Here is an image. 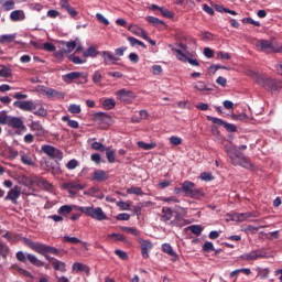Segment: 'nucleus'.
Returning a JSON list of instances; mask_svg holds the SVG:
<instances>
[{
	"label": "nucleus",
	"instance_id": "obj_15",
	"mask_svg": "<svg viewBox=\"0 0 282 282\" xmlns=\"http://www.w3.org/2000/svg\"><path fill=\"white\" fill-rule=\"evenodd\" d=\"M170 226H177L178 228H183V226H188V223L186 219H184V217L175 212L174 219L170 221Z\"/></svg>",
	"mask_w": 282,
	"mask_h": 282
},
{
	"label": "nucleus",
	"instance_id": "obj_40",
	"mask_svg": "<svg viewBox=\"0 0 282 282\" xmlns=\"http://www.w3.org/2000/svg\"><path fill=\"white\" fill-rule=\"evenodd\" d=\"M207 120H209V122H213L214 124H218L219 127H225L226 124V121L217 117L207 116Z\"/></svg>",
	"mask_w": 282,
	"mask_h": 282
},
{
	"label": "nucleus",
	"instance_id": "obj_3",
	"mask_svg": "<svg viewBox=\"0 0 282 282\" xmlns=\"http://www.w3.org/2000/svg\"><path fill=\"white\" fill-rule=\"evenodd\" d=\"M76 209L87 215V217L96 219V221H105L107 219V214L100 207H76Z\"/></svg>",
	"mask_w": 282,
	"mask_h": 282
},
{
	"label": "nucleus",
	"instance_id": "obj_38",
	"mask_svg": "<svg viewBox=\"0 0 282 282\" xmlns=\"http://www.w3.org/2000/svg\"><path fill=\"white\" fill-rule=\"evenodd\" d=\"M102 107H105V109L107 110H111L113 109V107H116V100L111 98L105 99L102 102Z\"/></svg>",
	"mask_w": 282,
	"mask_h": 282
},
{
	"label": "nucleus",
	"instance_id": "obj_12",
	"mask_svg": "<svg viewBox=\"0 0 282 282\" xmlns=\"http://www.w3.org/2000/svg\"><path fill=\"white\" fill-rule=\"evenodd\" d=\"M21 197V187L19 185H15L13 188H11L7 196L4 197L6 202H12V204H17V199Z\"/></svg>",
	"mask_w": 282,
	"mask_h": 282
},
{
	"label": "nucleus",
	"instance_id": "obj_2",
	"mask_svg": "<svg viewBox=\"0 0 282 282\" xmlns=\"http://www.w3.org/2000/svg\"><path fill=\"white\" fill-rule=\"evenodd\" d=\"M247 76H250V78H252L254 83H257L264 89H268L269 91H276V89H279V82H276V79L268 78L252 70H249L247 73Z\"/></svg>",
	"mask_w": 282,
	"mask_h": 282
},
{
	"label": "nucleus",
	"instance_id": "obj_61",
	"mask_svg": "<svg viewBox=\"0 0 282 282\" xmlns=\"http://www.w3.org/2000/svg\"><path fill=\"white\" fill-rule=\"evenodd\" d=\"M203 54L206 56V58H213L215 56V51H213L210 47H205Z\"/></svg>",
	"mask_w": 282,
	"mask_h": 282
},
{
	"label": "nucleus",
	"instance_id": "obj_8",
	"mask_svg": "<svg viewBox=\"0 0 282 282\" xmlns=\"http://www.w3.org/2000/svg\"><path fill=\"white\" fill-rule=\"evenodd\" d=\"M61 51L56 53V56L63 58L64 55L72 54L76 50V41L61 42Z\"/></svg>",
	"mask_w": 282,
	"mask_h": 282
},
{
	"label": "nucleus",
	"instance_id": "obj_63",
	"mask_svg": "<svg viewBox=\"0 0 282 282\" xmlns=\"http://www.w3.org/2000/svg\"><path fill=\"white\" fill-rule=\"evenodd\" d=\"M96 19L99 20V22L104 25H109V20H107V18H105V15H102L101 13H97Z\"/></svg>",
	"mask_w": 282,
	"mask_h": 282
},
{
	"label": "nucleus",
	"instance_id": "obj_60",
	"mask_svg": "<svg viewBox=\"0 0 282 282\" xmlns=\"http://www.w3.org/2000/svg\"><path fill=\"white\" fill-rule=\"evenodd\" d=\"M31 129L32 131H37V133H43V126L39 122H32Z\"/></svg>",
	"mask_w": 282,
	"mask_h": 282
},
{
	"label": "nucleus",
	"instance_id": "obj_33",
	"mask_svg": "<svg viewBox=\"0 0 282 282\" xmlns=\"http://www.w3.org/2000/svg\"><path fill=\"white\" fill-rule=\"evenodd\" d=\"M122 232H128V235H133V237H138L140 235V230L135 227H120Z\"/></svg>",
	"mask_w": 282,
	"mask_h": 282
},
{
	"label": "nucleus",
	"instance_id": "obj_62",
	"mask_svg": "<svg viewBox=\"0 0 282 282\" xmlns=\"http://www.w3.org/2000/svg\"><path fill=\"white\" fill-rule=\"evenodd\" d=\"M279 237H280L279 230L267 234V239H269L270 241H272L273 239H279Z\"/></svg>",
	"mask_w": 282,
	"mask_h": 282
},
{
	"label": "nucleus",
	"instance_id": "obj_4",
	"mask_svg": "<svg viewBox=\"0 0 282 282\" xmlns=\"http://www.w3.org/2000/svg\"><path fill=\"white\" fill-rule=\"evenodd\" d=\"M257 47H259L260 52H265V54H281L282 52L281 44H276L268 40L258 41Z\"/></svg>",
	"mask_w": 282,
	"mask_h": 282
},
{
	"label": "nucleus",
	"instance_id": "obj_37",
	"mask_svg": "<svg viewBox=\"0 0 282 282\" xmlns=\"http://www.w3.org/2000/svg\"><path fill=\"white\" fill-rule=\"evenodd\" d=\"M17 39V34L0 35V43H12Z\"/></svg>",
	"mask_w": 282,
	"mask_h": 282
},
{
	"label": "nucleus",
	"instance_id": "obj_36",
	"mask_svg": "<svg viewBox=\"0 0 282 282\" xmlns=\"http://www.w3.org/2000/svg\"><path fill=\"white\" fill-rule=\"evenodd\" d=\"M128 41H129L131 47H135V45H140L141 47H143V50H147V45L144 43H142V41H140L133 36H129Z\"/></svg>",
	"mask_w": 282,
	"mask_h": 282
},
{
	"label": "nucleus",
	"instance_id": "obj_34",
	"mask_svg": "<svg viewBox=\"0 0 282 282\" xmlns=\"http://www.w3.org/2000/svg\"><path fill=\"white\" fill-rule=\"evenodd\" d=\"M15 3H17V1H14V0H4V2L2 4V9L6 12H10V10H14Z\"/></svg>",
	"mask_w": 282,
	"mask_h": 282
},
{
	"label": "nucleus",
	"instance_id": "obj_50",
	"mask_svg": "<svg viewBox=\"0 0 282 282\" xmlns=\"http://www.w3.org/2000/svg\"><path fill=\"white\" fill-rule=\"evenodd\" d=\"M91 148L95 150V151H107V147H105V144L100 143V142H94L91 144Z\"/></svg>",
	"mask_w": 282,
	"mask_h": 282
},
{
	"label": "nucleus",
	"instance_id": "obj_29",
	"mask_svg": "<svg viewBox=\"0 0 282 282\" xmlns=\"http://www.w3.org/2000/svg\"><path fill=\"white\" fill-rule=\"evenodd\" d=\"M94 180H96V182H105V180H107V173L102 170H96L94 172Z\"/></svg>",
	"mask_w": 282,
	"mask_h": 282
},
{
	"label": "nucleus",
	"instance_id": "obj_25",
	"mask_svg": "<svg viewBox=\"0 0 282 282\" xmlns=\"http://www.w3.org/2000/svg\"><path fill=\"white\" fill-rule=\"evenodd\" d=\"M72 268L73 272H85L86 274H89V267H87V264L75 262Z\"/></svg>",
	"mask_w": 282,
	"mask_h": 282
},
{
	"label": "nucleus",
	"instance_id": "obj_49",
	"mask_svg": "<svg viewBox=\"0 0 282 282\" xmlns=\"http://www.w3.org/2000/svg\"><path fill=\"white\" fill-rule=\"evenodd\" d=\"M102 80V73H100V70H96L93 75V83H95V85H98V83H100Z\"/></svg>",
	"mask_w": 282,
	"mask_h": 282
},
{
	"label": "nucleus",
	"instance_id": "obj_22",
	"mask_svg": "<svg viewBox=\"0 0 282 282\" xmlns=\"http://www.w3.org/2000/svg\"><path fill=\"white\" fill-rule=\"evenodd\" d=\"M80 76H83V73L80 72H72V73H68L64 76H62V80H64V83H72V80H76L77 78H80Z\"/></svg>",
	"mask_w": 282,
	"mask_h": 282
},
{
	"label": "nucleus",
	"instance_id": "obj_5",
	"mask_svg": "<svg viewBox=\"0 0 282 282\" xmlns=\"http://www.w3.org/2000/svg\"><path fill=\"white\" fill-rule=\"evenodd\" d=\"M182 191L185 195V197H191L192 199H197V197H202L204 195V192L202 189L197 188L195 186V183L191 181H185L181 183Z\"/></svg>",
	"mask_w": 282,
	"mask_h": 282
},
{
	"label": "nucleus",
	"instance_id": "obj_43",
	"mask_svg": "<svg viewBox=\"0 0 282 282\" xmlns=\"http://www.w3.org/2000/svg\"><path fill=\"white\" fill-rule=\"evenodd\" d=\"M161 202H165V204H180V199L175 196L161 197Z\"/></svg>",
	"mask_w": 282,
	"mask_h": 282
},
{
	"label": "nucleus",
	"instance_id": "obj_56",
	"mask_svg": "<svg viewBox=\"0 0 282 282\" xmlns=\"http://www.w3.org/2000/svg\"><path fill=\"white\" fill-rule=\"evenodd\" d=\"M10 120V116L6 113V111L0 112V124H8Z\"/></svg>",
	"mask_w": 282,
	"mask_h": 282
},
{
	"label": "nucleus",
	"instance_id": "obj_42",
	"mask_svg": "<svg viewBox=\"0 0 282 282\" xmlns=\"http://www.w3.org/2000/svg\"><path fill=\"white\" fill-rule=\"evenodd\" d=\"M12 75V70L6 66H3L0 69V76L1 78H10V76Z\"/></svg>",
	"mask_w": 282,
	"mask_h": 282
},
{
	"label": "nucleus",
	"instance_id": "obj_58",
	"mask_svg": "<svg viewBox=\"0 0 282 282\" xmlns=\"http://www.w3.org/2000/svg\"><path fill=\"white\" fill-rule=\"evenodd\" d=\"M175 52H176V58H178V61H183V63H186V61L188 59L186 54H184L182 50H175Z\"/></svg>",
	"mask_w": 282,
	"mask_h": 282
},
{
	"label": "nucleus",
	"instance_id": "obj_1",
	"mask_svg": "<svg viewBox=\"0 0 282 282\" xmlns=\"http://www.w3.org/2000/svg\"><path fill=\"white\" fill-rule=\"evenodd\" d=\"M248 145L243 144L240 147L236 145H225V151L230 159V162L234 166H242V169H248L249 171L253 169L252 161L241 151H246Z\"/></svg>",
	"mask_w": 282,
	"mask_h": 282
},
{
	"label": "nucleus",
	"instance_id": "obj_26",
	"mask_svg": "<svg viewBox=\"0 0 282 282\" xmlns=\"http://www.w3.org/2000/svg\"><path fill=\"white\" fill-rule=\"evenodd\" d=\"M77 208H80V206L64 205V206L59 207L58 214L59 215H69V213H72L73 209L78 210Z\"/></svg>",
	"mask_w": 282,
	"mask_h": 282
},
{
	"label": "nucleus",
	"instance_id": "obj_57",
	"mask_svg": "<svg viewBox=\"0 0 282 282\" xmlns=\"http://www.w3.org/2000/svg\"><path fill=\"white\" fill-rule=\"evenodd\" d=\"M189 230L191 232H193V235H197V236L202 235V226L199 225H192L189 227Z\"/></svg>",
	"mask_w": 282,
	"mask_h": 282
},
{
	"label": "nucleus",
	"instance_id": "obj_45",
	"mask_svg": "<svg viewBox=\"0 0 282 282\" xmlns=\"http://www.w3.org/2000/svg\"><path fill=\"white\" fill-rule=\"evenodd\" d=\"M39 186H41V188H44L45 191H51L52 189V183L47 182L46 180L41 178L39 181Z\"/></svg>",
	"mask_w": 282,
	"mask_h": 282
},
{
	"label": "nucleus",
	"instance_id": "obj_11",
	"mask_svg": "<svg viewBox=\"0 0 282 282\" xmlns=\"http://www.w3.org/2000/svg\"><path fill=\"white\" fill-rule=\"evenodd\" d=\"M63 188H65L66 191H68V193H70V195H76V193H78V191H83L85 188V185L80 184V182L78 181H73L69 183H64L62 185Z\"/></svg>",
	"mask_w": 282,
	"mask_h": 282
},
{
	"label": "nucleus",
	"instance_id": "obj_35",
	"mask_svg": "<svg viewBox=\"0 0 282 282\" xmlns=\"http://www.w3.org/2000/svg\"><path fill=\"white\" fill-rule=\"evenodd\" d=\"M62 120H63V122H67V124H68V127H70V129H78V127H79L78 121L69 119L68 116L62 117Z\"/></svg>",
	"mask_w": 282,
	"mask_h": 282
},
{
	"label": "nucleus",
	"instance_id": "obj_19",
	"mask_svg": "<svg viewBox=\"0 0 282 282\" xmlns=\"http://www.w3.org/2000/svg\"><path fill=\"white\" fill-rule=\"evenodd\" d=\"M252 217V213H235L231 215L232 221H246V219H250Z\"/></svg>",
	"mask_w": 282,
	"mask_h": 282
},
{
	"label": "nucleus",
	"instance_id": "obj_24",
	"mask_svg": "<svg viewBox=\"0 0 282 282\" xmlns=\"http://www.w3.org/2000/svg\"><path fill=\"white\" fill-rule=\"evenodd\" d=\"M151 248H153V243H151L150 241L143 240L141 242V250H142L143 259H149V250H151Z\"/></svg>",
	"mask_w": 282,
	"mask_h": 282
},
{
	"label": "nucleus",
	"instance_id": "obj_53",
	"mask_svg": "<svg viewBox=\"0 0 282 282\" xmlns=\"http://www.w3.org/2000/svg\"><path fill=\"white\" fill-rule=\"evenodd\" d=\"M68 111H69V113H80V111H82L80 105L72 104L68 107Z\"/></svg>",
	"mask_w": 282,
	"mask_h": 282
},
{
	"label": "nucleus",
	"instance_id": "obj_17",
	"mask_svg": "<svg viewBox=\"0 0 282 282\" xmlns=\"http://www.w3.org/2000/svg\"><path fill=\"white\" fill-rule=\"evenodd\" d=\"M10 20L13 21V23H17L19 21H25V11L23 10H14L10 13Z\"/></svg>",
	"mask_w": 282,
	"mask_h": 282
},
{
	"label": "nucleus",
	"instance_id": "obj_64",
	"mask_svg": "<svg viewBox=\"0 0 282 282\" xmlns=\"http://www.w3.org/2000/svg\"><path fill=\"white\" fill-rule=\"evenodd\" d=\"M224 128H225L226 130H228L230 133L237 132V126H235V124H232V123H227V122H225Z\"/></svg>",
	"mask_w": 282,
	"mask_h": 282
},
{
	"label": "nucleus",
	"instance_id": "obj_54",
	"mask_svg": "<svg viewBox=\"0 0 282 282\" xmlns=\"http://www.w3.org/2000/svg\"><path fill=\"white\" fill-rule=\"evenodd\" d=\"M217 58H220L221 61H230L231 56H230V53L220 51L217 53Z\"/></svg>",
	"mask_w": 282,
	"mask_h": 282
},
{
	"label": "nucleus",
	"instance_id": "obj_51",
	"mask_svg": "<svg viewBox=\"0 0 282 282\" xmlns=\"http://www.w3.org/2000/svg\"><path fill=\"white\" fill-rule=\"evenodd\" d=\"M95 120H99V121L111 120V117H109V115H107L105 112H98L95 116Z\"/></svg>",
	"mask_w": 282,
	"mask_h": 282
},
{
	"label": "nucleus",
	"instance_id": "obj_44",
	"mask_svg": "<svg viewBox=\"0 0 282 282\" xmlns=\"http://www.w3.org/2000/svg\"><path fill=\"white\" fill-rule=\"evenodd\" d=\"M127 193L129 195H144V193L142 192V188L140 187H130L127 189Z\"/></svg>",
	"mask_w": 282,
	"mask_h": 282
},
{
	"label": "nucleus",
	"instance_id": "obj_10",
	"mask_svg": "<svg viewBox=\"0 0 282 282\" xmlns=\"http://www.w3.org/2000/svg\"><path fill=\"white\" fill-rule=\"evenodd\" d=\"M7 126H9L10 129H15L17 131H25V124L23 123V119L20 117L10 116Z\"/></svg>",
	"mask_w": 282,
	"mask_h": 282
},
{
	"label": "nucleus",
	"instance_id": "obj_32",
	"mask_svg": "<svg viewBox=\"0 0 282 282\" xmlns=\"http://www.w3.org/2000/svg\"><path fill=\"white\" fill-rule=\"evenodd\" d=\"M106 158L109 164H113L116 162V150L106 148Z\"/></svg>",
	"mask_w": 282,
	"mask_h": 282
},
{
	"label": "nucleus",
	"instance_id": "obj_59",
	"mask_svg": "<svg viewBox=\"0 0 282 282\" xmlns=\"http://www.w3.org/2000/svg\"><path fill=\"white\" fill-rule=\"evenodd\" d=\"M78 166V161L76 159L70 160L67 164L66 167L68 171H74Z\"/></svg>",
	"mask_w": 282,
	"mask_h": 282
},
{
	"label": "nucleus",
	"instance_id": "obj_23",
	"mask_svg": "<svg viewBox=\"0 0 282 282\" xmlns=\"http://www.w3.org/2000/svg\"><path fill=\"white\" fill-rule=\"evenodd\" d=\"M20 158L22 164H25L26 166H34V160L32 159V155L25 153V151H20Z\"/></svg>",
	"mask_w": 282,
	"mask_h": 282
},
{
	"label": "nucleus",
	"instance_id": "obj_39",
	"mask_svg": "<svg viewBox=\"0 0 282 282\" xmlns=\"http://www.w3.org/2000/svg\"><path fill=\"white\" fill-rule=\"evenodd\" d=\"M35 252H39V254H45L47 252V246L43 243L36 242L34 249Z\"/></svg>",
	"mask_w": 282,
	"mask_h": 282
},
{
	"label": "nucleus",
	"instance_id": "obj_20",
	"mask_svg": "<svg viewBox=\"0 0 282 282\" xmlns=\"http://www.w3.org/2000/svg\"><path fill=\"white\" fill-rule=\"evenodd\" d=\"M240 259H242V261H257V259H261V253H259V251H251L240 256Z\"/></svg>",
	"mask_w": 282,
	"mask_h": 282
},
{
	"label": "nucleus",
	"instance_id": "obj_46",
	"mask_svg": "<svg viewBox=\"0 0 282 282\" xmlns=\"http://www.w3.org/2000/svg\"><path fill=\"white\" fill-rule=\"evenodd\" d=\"M145 21H148V23H152V25H160V24L164 23V21H162L155 17H151V15L147 17Z\"/></svg>",
	"mask_w": 282,
	"mask_h": 282
},
{
	"label": "nucleus",
	"instance_id": "obj_7",
	"mask_svg": "<svg viewBox=\"0 0 282 282\" xmlns=\"http://www.w3.org/2000/svg\"><path fill=\"white\" fill-rule=\"evenodd\" d=\"M115 95L117 100H120L121 102H128V105H131V102H133V100L137 98L135 93L127 88L117 90Z\"/></svg>",
	"mask_w": 282,
	"mask_h": 282
},
{
	"label": "nucleus",
	"instance_id": "obj_21",
	"mask_svg": "<svg viewBox=\"0 0 282 282\" xmlns=\"http://www.w3.org/2000/svg\"><path fill=\"white\" fill-rule=\"evenodd\" d=\"M99 54L104 58V62L106 65H110L111 61L113 62L118 61V57H116V55L111 54V52L109 51H102Z\"/></svg>",
	"mask_w": 282,
	"mask_h": 282
},
{
	"label": "nucleus",
	"instance_id": "obj_28",
	"mask_svg": "<svg viewBox=\"0 0 282 282\" xmlns=\"http://www.w3.org/2000/svg\"><path fill=\"white\" fill-rule=\"evenodd\" d=\"M52 267L54 268V270H58L59 272H67V264H65V262L54 259V261L52 262Z\"/></svg>",
	"mask_w": 282,
	"mask_h": 282
},
{
	"label": "nucleus",
	"instance_id": "obj_55",
	"mask_svg": "<svg viewBox=\"0 0 282 282\" xmlns=\"http://www.w3.org/2000/svg\"><path fill=\"white\" fill-rule=\"evenodd\" d=\"M159 10H160V12H161V14H162L163 17H166L167 19H173V12H171V11L167 10L166 8L161 7V8H159Z\"/></svg>",
	"mask_w": 282,
	"mask_h": 282
},
{
	"label": "nucleus",
	"instance_id": "obj_41",
	"mask_svg": "<svg viewBox=\"0 0 282 282\" xmlns=\"http://www.w3.org/2000/svg\"><path fill=\"white\" fill-rule=\"evenodd\" d=\"M194 89H197L198 91H208V86L204 82H197L194 84Z\"/></svg>",
	"mask_w": 282,
	"mask_h": 282
},
{
	"label": "nucleus",
	"instance_id": "obj_18",
	"mask_svg": "<svg viewBox=\"0 0 282 282\" xmlns=\"http://www.w3.org/2000/svg\"><path fill=\"white\" fill-rule=\"evenodd\" d=\"M174 216H175V212H173V209L169 207H163L161 221H164L166 224L167 221H171V219H173Z\"/></svg>",
	"mask_w": 282,
	"mask_h": 282
},
{
	"label": "nucleus",
	"instance_id": "obj_31",
	"mask_svg": "<svg viewBox=\"0 0 282 282\" xmlns=\"http://www.w3.org/2000/svg\"><path fill=\"white\" fill-rule=\"evenodd\" d=\"M156 144L155 142L145 143L144 141L138 142V148L143 149V151H151L152 149H155Z\"/></svg>",
	"mask_w": 282,
	"mask_h": 282
},
{
	"label": "nucleus",
	"instance_id": "obj_27",
	"mask_svg": "<svg viewBox=\"0 0 282 282\" xmlns=\"http://www.w3.org/2000/svg\"><path fill=\"white\" fill-rule=\"evenodd\" d=\"M100 52L96 51L94 46H89L84 53V58H96Z\"/></svg>",
	"mask_w": 282,
	"mask_h": 282
},
{
	"label": "nucleus",
	"instance_id": "obj_52",
	"mask_svg": "<svg viewBox=\"0 0 282 282\" xmlns=\"http://www.w3.org/2000/svg\"><path fill=\"white\" fill-rule=\"evenodd\" d=\"M170 143L173 147H180V144H182V138L172 135V137H170Z\"/></svg>",
	"mask_w": 282,
	"mask_h": 282
},
{
	"label": "nucleus",
	"instance_id": "obj_48",
	"mask_svg": "<svg viewBox=\"0 0 282 282\" xmlns=\"http://www.w3.org/2000/svg\"><path fill=\"white\" fill-rule=\"evenodd\" d=\"M68 58H69V61H72V63H74L75 65H83V63H87V59H82L80 57L74 56V55H70Z\"/></svg>",
	"mask_w": 282,
	"mask_h": 282
},
{
	"label": "nucleus",
	"instance_id": "obj_16",
	"mask_svg": "<svg viewBox=\"0 0 282 282\" xmlns=\"http://www.w3.org/2000/svg\"><path fill=\"white\" fill-rule=\"evenodd\" d=\"M128 30L132 34H135V36H140V39H147V31H144V29H142L135 24H130L128 26Z\"/></svg>",
	"mask_w": 282,
	"mask_h": 282
},
{
	"label": "nucleus",
	"instance_id": "obj_14",
	"mask_svg": "<svg viewBox=\"0 0 282 282\" xmlns=\"http://www.w3.org/2000/svg\"><path fill=\"white\" fill-rule=\"evenodd\" d=\"M162 250L165 252V254L171 257V261H177V259H180V256L177 252H175V250H173V247L170 243H163Z\"/></svg>",
	"mask_w": 282,
	"mask_h": 282
},
{
	"label": "nucleus",
	"instance_id": "obj_47",
	"mask_svg": "<svg viewBox=\"0 0 282 282\" xmlns=\"http://www.w3.org/2000/svg\"><path fill=\"white\" fill-rule=\"evenodd\" d=\"M108 237L111 239V238H115L116 241H123V242H127V237H124V235L122 234H109Z\"/></svg>",
	"mask_w": 282,
	"mask_h": 282
},
{
	"label": "nucleus",
	"instance_id": "obj_13",
	"mask_svg": "<svg viewBox=\"0 0 282 282\" xmlns=\"http://www.w3.org/2000/svg\"><path fill=\"white\" fill-rule=\"evenodd\" d=\"M42 151L48 155V158H57L58 160L63 158V152L52 145H43Z\"/></svg>",
	"mask_w": 282,
	"mask_h": 282
},
{
	"label": "nucleus",
	"instance_id": "obj_6",
	"mask_svg": "<svg viewBox=\"0 0 282 282\" xmlns=\"http://www.w3.org/2000/svg\"><path fill=\"white\" fill-rule=\"evenodd\" d=\"M36 91L37 94L46 96V98L50 99L63 100V98H65V93L58 91L54 88H50L46 86H37Z\"/></svg>",
	"mask_w": 282,
	"mask_h": 282
},
{
	"label": "nucleus",
	"instance_id": "obj_30",
	"mask_svg": "<svg viewBox=\"0 0 282 282\" xmlns=\"http://www.w3.org/2000/svg\"><path fill=\"white\" fill-rule=\"evenodd\" d=\"M26 259H29L30 263H32L33 265H36L37 268H43V261L39 260L36 256L29 253L26 254Z\"/></svg>",
	"mask_w": 282,
	"mask_h": 282
},
{
	"label": "nucleus",
	"instance_id": "obj_9",
	"mask_svg": "<svg viewBox=\"0 0 282 282\" xmlns=\"http://www.w3.org/2000/svg\"><path fill=\"white\" fill-rule=\"evenodd\" d=\"M13 105L22 111H36V108L39 107V105L33 100L14 101Z\"/></svg>",
	"mask_w": 282,
	"mask_h": 282
}]
</instances>
